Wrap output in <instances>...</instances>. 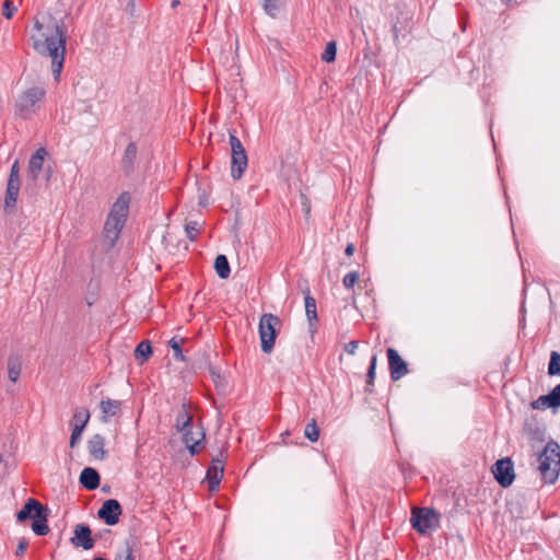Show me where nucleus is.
Masks as SVG:
<instances>
[{"label":"nucleus","instance_id":"obj_1","mask_svg":"<svg viewBox=\"0 0 560 560\" xmlns=\"http://www.w3.org/2000/svg\"><path fill=\"white\" fill-rule=\"evenodd\" d=\"M67 32L62 21L51 16L36 19L31 35L34 50L40 56L51 60V71L56 81H59L65 63Z\"/></svg>","mask_w":560,"mask_h":560},{"label":"nucleus","instance_id":"obj_2","mask_svg":"<svg viewBox=\"0 0 560 560\" xmlns=\"http://www.w3.org/2000/svg\"><path fill=\"white\" fill-rule=\"evenodd\" d=\"M536 470L544 483L553 485L560 475V445L549 441L538 453Z\"/></svg>","mask_w":560,"mask_h":560},{"label":"nucleus","instance_id":"obj_3","mask_svg":"<svg viewBox=\"0 0 560 560\" xmlns=\"http://www.w3.org/2000/svg\"><path fill=\"white\" fill-rule=\"evenodd\" d=\"M131 196L129 192H121L109 211L107 220L105 222V233L107 237L116 240L124 228L128 213Z\"/></svg>","mask_w":560,"mask_h":560},{"label":"nucleus","instance_id":"obj_4","mask_svg":"<svg viewBox=\"0 0 560 560\" xmlns=\"http://www.w3.org/2000/svg\"><path fill=\"white\" fill-rule=\"evenodd\" d=\"M47 509L43 506L36 499L30 498L24 504L23 509L16 514L19 522H24L28 518L33 521L32 529L38 536H45L49 533L47 525Z\"/></svg>","mask_w":560,"mask_h":560},{"label":"nucleus","instance_id":"obj_5","mask_svg":"<svg viewBox=\"0 0 560 560\" xmlns=\"http://www.w3.org/2000/svg\"><path fill=\"white\" fill-rule=\"evenodd\" d=\"M280 325V318L271 313L264 314L260 317L258 330L261 350L265 353H270L272 351Z\"/></svg>","mask_w":560,"mask_h":560},{"label":"nucleus","instance_id":"obj_6","mask_svg":"<svg viewBox=\"0 0 560 560\" xmlns=\"http://www.w3.org/2000/svg\"><path fill=\"white\" fill-rule=\"evenodd\" d=\"M46 95V90L42 86H33L24 91L16 101L19 113L26 117L39 108Z\"/></svg>","mask_w":560,"mask_h":560},{"label":"nucleus","instance_id":"obj_7","mask_svg":"<svg viewBox=\"0 0 560 560\" xmlns=\"http://www.w3.org/2000/svg\"><path fill=\"white\" fill-rule=\"evenodd\" d=\"M410 522L417 532L425 534L427 532L438 527L439 514L433 509L413 508L411 511Z\"/></svg>","mask_w":560,"mask_h":560},{"label":"nucleus","instance_id":"obj_8","mask_svg":"<svg viewBox=\"0 0 560 560\" xmlns=\"http://www.w3.org/2000/svg\"><path fill=\"white\" fill-rule=\"evenodd\" d=\"M230 145L232 150L231 175L234 179H240L247 168V154L241 140L230 132Z\"/></svg>","mask_w":560,"mask_h":560},{"label":"nucleus","instance_id":"obj_9","mask_svg":"<svg viewBox=\"0 0 560 560\" xmlns=\"http://www.w3.org/2000/svg\"><path fill=\"white\" fill-rule=\"evenodd\" d=\"M491 470L494 479L503 488L511 486L515 478L513 463L508 457L497 460Z\"/></svg>","mask_w":560,"mask_h":560},{"label":"nucleus","instance_id":"obj_10","mask_svg":"<svg viewBox=\"0 0 560 560\" xmlns=\"http://www.w3.org/2000/svg\"><path fill=\"white\" fill-rule=\"evenodd\" d=\"M90 420V412L86 408H75L73 411L71 424L72 432L70 436V447H74L80 442L82 433Z\"/></svg>","mask_w":560,"mask_h":560},{"label":"nucleus","instance_id":"obj_11","mask_svg":"<svg viewBox=\"0 0 560 560\" xmlns=\"http://www.w3.org/2000/svg\"><path fill=\"white\" fill-rule=\"evenodd\" d=\"M530 407L542 411L547 409L556 411L560 408V384L556 385L547 395H541L533 400Z\"/></svg>","mask_w":560,"mask_h":560},{"label":"nucleus","instance_id":"obj_12","mask_svg":"<svg viewBox=\"0 0 560 560\" xmlns=\"http://www.w3.org/2000/svg\"><path fill=\"white\" fill-rule=\"evenodd\" d=\"M386 353L390 377L393 381H398L409 372L408 365L395 349L388 348Z\"/></svg>","mask_w":560,"mask_h":560},{"label":"nucleus","instance_id":"obj_13","mask_svg":"<svg viewBox=\"0 0 560 560\" xmlns=\"http://www.w3.org/2000/svg\"><path fill=\"white\" fill-rule=\"evenodd\" d=\"M122 513V509L119 502L115 499H109L103 503L98 510V517L107 525H116L119 522V516Z\"/></svg>","mask_w":560,"mask_h":560},{"label":"nucleus","instance_id":"obj_14","mask_svg":"<svg viewBox=\"0 0 560 560\" xmlns=\"http://www.w3.org/2000/svg\"><path fill=\"white\" fill-rule=\"evenodd\" d=\"M73 537L70 539L71 544L77 548H83L90 550L94 547V539L92 538V532L88 525L78 524L73 530Z\"/></svg>","mask_w":560,"mask_h":560},{"label":"nucleus","instance_id":"obj_15","mask_svg":"<svg viewBox=\"0 0 560 560\" xmlns=\"http://www.w3.org/2000/svg\"><path fill=\"white\" fill-rule=\"evenodd\" d=\"M205 440V432L202 428H195L194 425L183 431V441L191 455L199 452V446Z\"/></svg>","mask_w":560,"mask_h":560},{"label":"nucleus","instance_id":"obj_16","mask_svg":"<svg viewBox=\"0 0 560 560\" xmlns=\"http://www.w3.org/2000/svg\"><path fill=\"white\" fill-rule=\"evenodd\" d=\"M47 155V151L44 148H39L36 152L31 156L28 162L27 174L33 179L36 180L43 170L44 161Z\"/></svg>","mask_w":560,"mask_h":560},{"label":"nucleus","instance_id":"obj_17","mask_svg":"<svg viewBox=\"0 0 560 560\" xmlns=\"http://www.w3.org/2000/svg\"><path fill=\"white\" fill-rule=\"evenodd\" d=\"M222 477H223L222 462L213 460L212 465L208 468L207 476H206L210 491L218 490Z\"/></svg>","mask_w":560,"mask_h":560},{"label":"nucleus","instance_id":"obj_18","mask_svg":"<svg viewBox=\"0 0 560 560\" xmlns=\"http://www.w3.org/2000/svg\"><path fill=\"white\" fill-rule=\"evenodd\" d=\"M88 450L93 458L97 460H103L106 457L104 436H102L101 434H94L88 441Z\"/></svg>","mask_w":560,"mask_h":560},{"label":"nucleus","instance_id":"obj_19","mask_svg":"<svg viewBox=\"0 0 560 560\" xmlns=\"http://www.w3.org/2000/svg\"><path fill=\"white\" fill-rule=\"evenodd\" d=\"M100 409L102 412V421L108 422L110 418L116 417L120 413L121 401L115 399H103L100 402Z\"/></svg>","mask_w":560,"mask_h":560},{"label":"nucleus","instance_id":"obj_20","mask_svg":"<svg viewBox=\"0 0 560 560\" xmlns=\"http://www.w3.org/2000/svg\"><path fill=\"white\" fill-rule=\"evenodd\" d=\"M80 482L88 490H94L100 486V475L94 468L86 467L80 475Z\"/></svg>","mask_w":560,"mask_h":560},{"label":"nucleus","instance_id":"obj_21","mask_svg":"<svg viewBox=\"0 0 560 560\" xmlns=\"http://www.w3.org/2000/svg\"><path fill=\"white\" fill-rule=\"evenodd\" d=\"M136 158L137 145L131 142L126 147L124 156L121 159V167L125 173L129 174L133 170Z\"/></svg>","mask_w":560,"mask_h":560},{"label":"nucleus","instance_id":"obj_22","mask_svg":"<svg viewBox=\"0 0 560 560\" xmlns=\"http://www.w3.org/2000/svg\"><path fill=\"white\" fill-rule=\"evenodd\" d=\"M20 192V182L8 180L4 207L5 209L14 207Z\"/></svg>","mask_w":560,"mask_h":560},{"label":"nucleus","instance_id":"obj_23","mask_svg":"<svg viewBox=\"0 0 560 560\" xmlns=\"http://www.w3.org/2000/svg\"><path fill=\"white\" fill-rule=\"evenodd\" d=\"M152 354V347L150 341L143 340L141 341L135 350V357L140 363H143L149 360Z\"/></svg>","mask_w":560,"mask_h":560},{"label":"nucleus","instance_id":"obj_24","mask_svg":"<svg viewBox=\"0 0 560 560\" xmlns=\"http://www.w3.org/2000/svg\"><path fill=\"white\" fill-rule=\"evenodd\" d=\"M214 269L221 279L229 278V276L231 273V269H230L228 258L224 255L217 256L215 261H214Z\"/></svg>","mask_w":560,"mask_h":560},{"label":"nucleus","instance_id":"obj_25","mask_svg":"<svg viewBox=\"0 0 560 560\" xmlns=\"http://www.w3.org/2000/svg\"><path fill=\"white\" fill-rule=\"evenodd\" d=\"M192 417L188 413L185 406H183L182 411L178 413L176 418V429L180 432L187 430L192 427Z\"/></svg>","mask_w":560,"mask_h":560},{"label":"nucleus","instance_id":"obj_26","mask_svg":"<svg viewBox=\"0 0 560 560\" xmlns=\"http://www.w3.org/2000/svg\"><path fill=\"white\" fill-rule=\"evenodd\" d=\"M304 302H305V312H306L307 319L310 320L311 324H313L314 322L317 320L316 301L313 296L307 294L305 296Z\"/></svg>","mask_w":560,"mask_h":560},{"label":"nucleus","instance_id":"obj_27","mask_svg":"<svg viewBox=\"0 0 560 560\" xmlns=\"http://www.w3.org/2000/svg\"><path fill=\"white\" fill-rule=\"evenodd\" d=\"M21 374V362L19 359L10 358L8 360V376L10 381L16 382Z\"/></svg>","mask_w":560,"mask_h":560},{"label":"nucleus","instance_id":"obj_28","mask_svg":"<svg viewBox=\"0 0 560 560\" xmlns=\"http://www.w3.org/2000/svg\"><path fill=\"white\" fill-rule=\"evenodd\" d=\"M183 343H184V339L178 338V337H173L168 341V346L172 348V350L174 352V358L178 361H185V357L182 351Z\"/></svg>","mask_w":560,"mask_h":560},{"label":"nucleus","instance_id":"obj_29","mask_svg":"<svg viewBox=\"0 0 560 560\" xmlns=\"http://www.w3.org/2000/svg\"><path fill=\"white\" fill-rule=\"evenodd\" d=\"M376 362H377V357H376V354H374L371 358L370 366H369V370L366 373V388H365L366 392H372V387L374 385V380H375Z\"/></svg>","mask_w":560,"mask_h":560},{"label":"nucleus","instance_id":"obj_30","mask_svg":"<svg viewBox=\"0 0 560 560\" xmlns=\"http://www.w3.org/2000/svg\"><path fill=\"white\" fill-rule=\"evenodd\" d=\"M336 54H337L336 42H334V40L328 42L326 45V48L322 55V60L325 62H332L336 59Z\"/></svg>","mask_w":560,"mask_h":560},{"label":"nucleus","instance_id":"obj_31","mask_svg":"<svg viewBox=\"0 0 560 560\" xmlns=\"http://www.w3.org/2000/svg\"><path fill=\"white\" fill-rule=\"evenodd\" d=\"M549 375H560V354L556 351L551 352L550 361L548 364Z\"/></svg>","mask_w":560,"mask_h":560},{"label":"nucleus","instance_id":"obj_32","mask_svg":"<svg viewBox=\"0 0 560 560\" xmlns=\"http://www.w3.org/2000/svg\"><path fill=\"white\" fill-rule=\"evenodd\" d=\"M304 434L312 442H316L318 440L319 429H318L315 420H312V422L306 424Z\"/></svg>","mask_w":560,"mask_h":560},{"label":"nucleus","instance_id":"obj_33","mask_svg":"<svg viewBox=\"0 0 560 560\" xmlns=\"http://www.w3.org/2000/svg\"><path fill=\"white\" fill-rule=\"evenodd\" d=\"M262 8L267 14L275 16L279 10V0H262Z\"/></svg>","mask_w":560,"mask_h":560},{"label":"nucleus","instance_id":"obj_34","mask_svg":"<svg viewBox=\"0 0 560 560\" xmlns=\"http://www.w3.org/2000/svg\"><path fill=\"white\" fill-rule=\"evenodd\" d=\"M18 8L11 0H5L2 4V15L10 20L13 18L14 13L16 12Z\"/></svg>","mask_w":560,"mask_h":560},{"label":"nucleus","instance_id":"obj_35","mask_svg":"<svg viewBox=\"0 0 560 560\" xmlns=\"http://www.w3.org/2000/svg\"><path fill=\"white\" fill-rule=\"evenodd\" d=\"M185 231L187 234V237L191 241H194L200 231V225L196 221L188 222L185 226Z\"/></svg>","mask_w":560,"mask_h":560},{"label":"nucleus","instance_id":"obj_36","mask_svg":"<svg viewBox=\"0 0 560 560\" xmlns=\"http://www.w3.org/2000/svg\"><path fill=\"white\" fill-rule=\"evenodd\" d=\"M358 280H359V272L351 271L343 277L342 283L346 289L350 290L354 287V284L358 282Z\"/></svg>","mask_w":560,"mask_h":560},{"label":"nucleus","instance_id":"obj_37","mask_svg":"<svg viewBox=\"0 0 560 560\" xmlns=\"http://www.w3.org/2000/svg\"><path fill=\"white\" fill-rule=\"evenodd\" d=\"M8 180L20 182V167L18 161L13 163Z\"/></svg>","mask_w":560,"mask_h":560},{"label":"nucleus","instance_id":"obj_38","mask_svg":"<svg viewBox=\"0 0 560 560\" xmlns=\"http://www.w3.org/2000/svg\"><path fill=\"white\" fill-rule=\"evenodd\" d=\"M358 347H359V342L355 341V340H352V341H350V342L345 345V351L348 354L353 355L355 353Z\"/></svg>","mask_w":560,"mask_h":560},{"label":"nucleus","instance_id":"obj_39","mask_svg":"<svg viewBox=\"0 0 560 560\" xmlns=\"http://www.w3.org/2000/svg\"><path fill=\"white\" fill-rule=\"evenodd\" d=\"M115 560H133L132 550L127 548L125 553L118 555Z\"/></svg>","mask_w":560,"mask_h":560},{"label":"nucleus","instance_id":"obj_40","mask_svg":"<svg viewBox=\"0 0 560 560\" xmlns=\"http://www.w3.org/2000/svg\"><path fill=\"white\" fill-rule=\"evenodd\" d=\"M27 548V541L25 540H21L18 545V549H16V556H21L24 553V551L26 550Z\"/></svg>","mask_w":560,"mask_h":560},{"label":"nucleus","instance_id":"obj_41","mask_svg":"<svg viewBox=\"0 0 560 560\" xmlns=\"http://www.w3.org/2000/svg\"><path fill=\"white\" fill-rule=\"evenodd\" d=\"M354 245L352 243H349L347 246H346V249H345V253L347 256H352L353 253H354Z\"/></svg>","mask_w":560,"mask_h":560},{"label":"nucleus","instance_id":"obj_42","mask_svg":"<svg viewBox=\"0 0 560 560\" xmlns=\"http://www.w3.org/2000/svg\"><path fill=\"white\" fill-rule=\"evenodd\" d=\"M302 198H303V200H304V201H303V208H304V211H305V213H306V214H308V213H310V211H311V206H310V203H308V200H307L306 196H304V195H303V196H302Z\"/></svg>","mask_w":560,"mask_h":560},{"label":"nucleus","instance_id":"obj_43","mask_svg":"<svg viewBox=\"0 0 560 560\" xmlns=\"http://www.w3.org/2000/svg\"><path fill=\"white\" fill-rule=\"evenodd\" d=\"M520 311H521L522 314L524 313V311H525V300H522L521 306H520Z\"/></svg>","mask_w":560,"mask_h":560},{"label":"nucleus","instance_id":"obj_44","mask_svg":"<svg viewBox=\"0 0 560 560\" xmlns=\"http://www.w3.org/2000/svg\"><path fill=\"white\" fill-rule=\"evenodd\" d=\"M178 3H179V1H178V0H174V1L172 2V7H173V8H175L176 5H178Z\"/></svg>","mask_w":560,"mask_h":560},{"label":"nucleus","instance_id":"obj_45","mask_svg":"<svg viewBox=\"0 0 560 560\" xmlns=\"http://www.w3.org/2000/svg\"><path fill=\"white\" fill-rule=\"evenodd\" d=\"M0 463H7V460L4 459V457L2 455H0Z\"/></svg>","mask_w":560,"mask_h":560},{"label":"nucleus","instance_id":"obj_46","mask_svg":"<svg viewBox=\"0 0 560 560\" xmlns=\"http://www.w3.org/2000/svg\"><path fill=\"white\" fill-rule=\"evenodd\" d=\"M93 560H106V559L98 557V558H94Z\"/></svg>","mask_w":560,"mask_h":560}]
</instances>
